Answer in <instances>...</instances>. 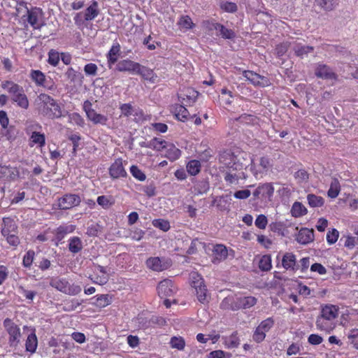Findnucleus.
<instances>
[{
  "label": "nucleus",
  "mask_w": 358,
  "mask_h": 358,
  "mask_svg": "<svg viewBox=\"0 0 358 358\" xmlns=\"http://www.w3.org/2000/svg\"><path fill=\"white\" fill-rule=\"evenodd\" d=\"M35 109L39 115L49 120H58L68 113L63 105L46 93H40L34 100Z\"/></svg>",
  "instance_id": "1"
},
{
  "label": "nucleus",
  "mask_w": 358,
  "mask_h": 358,
  "mask_svg": "<svg viewBox=\"0 0 358 358\" xmlns=\"http://www.w3.org/2000/svg\"><path fill=\"white\" fill-rule=\"evenodd\" d=\"M1 87L6 90L10 96L11 101L16 106L23 110H27L29 107V101L24 93L23 87L10 81L6 80L2 83Z\"/></svg>",
  "instance_id": "2"
},
{
  "label": "nucleus",
  "mask_w": 358,
  "mask_h": 358,
  "mask_svg": "<svg viewBox=\"0 0 358 358\" xmlns=\"http://www.w3.org/2000/svg\"><path fill=\"white\" fill-rule=\"evenodd\" d=\"M245 155L240 150H226L220 155V162L229 169L242 171L246 166V159L244 157Z\"/></svg>",
  "instance_id": "3"
},
{
  "label": "nucleus",
  "mask_w": 358,
  "mask_h": 358,
  "mask_svg": "<svg viewBox=\"0 0 358 358\" xmlns=\"http://www.w3.org/2000/svg\"><path fill=\"white\" fill-rule=\"evenodd\" d=\"M257 302V298L252 296H241L236 299L225 298L222 302V307L226 308V305L229 304L228 308L231 310H238L239 309H248L254 306Z\"/></svg>",
  "instance_id": "4"
},
{
  "label": "nucleus",
  "mask_w": 358,
  "mask_h": 358,
  "mask_svg": "<svg viewBox=\"0 0 358 358\" xmlns=\"http://www.w3.org/2000/svg\"><path fill=\"white\" fill-rule=\"evenodd\" d=\"M50 285L59 292L71 296L78 294L82 290L80 285L71 284L66 278H56L52 280Z\"/></svg>",
  "instance_id": "5"
},
{
  "label": "nucleus",
  "mask_w": 358,
  "mask_h": 358,
  "mask_svg": "<svg viewBox=\"0 0 358 358\" xmlns=\"http://www.w3.org/2000/svg\"><path fill=\"white\" fill-rule=\"evenodd\" d=\"M83 110L86 114L87 120L92 122L94 124H100L105 126L108 122V117L103 114L98 113L94 109L92 108V103L86 100L83 103Z\"/></svg>",
  "instance_id": "6"
},
{
  "label": "nucleus",
  "mask_w": 358,
  "mask_h": 358,
  "mask_svg": "<svg viewBox=\"0 0 358 358\" xmlns=\"http://www.w3.org/2000/svg\"><path fill=\"white\" fill-rule=\"evenodd\" d=\"M146 266L153 271L161 272L168 269L172 265V261L165 257H150L146 260Z\"/></svg>",
  "instance_id": "7"
},
{
  "label": "nucleus",
  "mask_w": 358,
  "mask_h": 358,
  "mask_svg": "<svg viewBox=\"0 0 358 358\" xmlns=\"http://www.w3.org/2000/svg\"><path fill=\"white\" fill-rule=\"evenodd\" d=\"M274 325V320L273 317H268L260 322L255 329L252 335L253 341L257 343L262 342L266 337V334Z\"/></svg>",
  "instance_id": "8"
},
{
  "label": "nucleus",
  "mask_w": 358,
  "mask_h": 358,
  "mask_svg": "<svg viewBox=\"0 0 358 358\" xmlns=\"http://www.w3.org/2000/svg\"><path fill=\"white\" fill-rule=\"evenodd\" d=\"M243 76L252 85L256 87H265L271 85L269 79L261 76L252 71L245 70L243 71Z\"/></svg>",
  "instance_id": "9"
},
{
  "label": "nucleus",
  "mask_w": 358,
  "mask_h": 358,
  "mask_svg": "<svg viewBox=\"0 0 358 358\" xmlns=\"http://www.w3.org/2000/svg\"><path fill=\"white\" fill-rule=\"evenodd\" d=\"M3 327L9 335V343L12 345L18 343L21 337L20 329L11 319L6 318L3 322Z\"/></svg>",
  "instance_id": "10"
},
{
  "label": "nucleus",
  "mask_w": 358,
  "mask_h": 358,
  "mask_svg": "<svg viewBox=\"0 0 358 358\" xmlns=\"http://www.w3.org/2000/svg\"><path fill=\"white\" fill-rule=\"evenodd\" d=\"M81 199L76 194H66L58 199V207L61 210H69L80 205Z\"/></svg>",
  "instance_id": "11"
},
{
  "label": "nucleus",
  "mask_w": 358,
  "mask_h": 358,
  "mask_svg": "<svg viewBox=\"0 0 358 358\" xmlns=\"http://www.w3.org/2000/svg\"><path fill=\"white\" fill-rule=\"evenodd\" d=\"M199 93L192 87H185L178 94L180 101L187 106H192L196 101Z\"/></svg>",
  "instance_id": "12"
},
{
  "label": "nucleus",
  "mask_w": 358,
  "mask_h": 358,
  "mask_svg": "<svg viewBox=\"0 0 358 358\" xmlns=\"http://www.w3.org/2000/svg\"><path fill=\"white\" fill-rule=\"evenodd\" d=\"M108 173L112 179L127 177V173L124 167L122 158L119 157L115 159L108 169Z\"/></svg>",
  "instance_id": "13"
},
{
  "label": "nucleus",
  "mask_w": 358,
  "mask_h": 358,
  "mask_svg": "<svg viewBox=\"0 0 358 358\" xmlns=\"http://www.w3.org/2000/svg\"><path fill=\"white\" fill-rule=\"evenodd\" d=\"M315 74L317 78L327 80H337L338 76L329 66L319 63L315 69Z\"/></svg>",
  "instance_id": "14"
},
{
  "label": "nucleus",
  "mask_w": 358,
  "mask_h": 358,
  "mask_svg": "<svg viewBox=\"0 0 358 358\" xmlns=\"http://www.w3.org/2000/svg\"><path fill=\"white\" fill-rule=\"evenodd\" d=\"M157 289L158 295L162 299L171 296L175 293L173 282L169 279H164L160 281Z\"/></svg>",
  "instance_id": "15"
},
{
  "label": "nucleus",
  "mask_w": 358,
  "mask_h": 358,
  "mask_svg": "<svg viewBox=\"0 0 358 358\" xmlns=\"http://www.w3.org/2000/svg\"><path fill=\"white\" fill-rule=\"evenodd\" d=\"M274 194V187L272 182H266L259 184L257 189L253 192V196L255 198L262 196L271 199Z\"/></svg>",
  "instance_id": "16"
},
{
  "label": "nucleus",
  "mask_w": 358,
  "mask_h": 358,
  "mask_svg": "<svg viewBox=\"0 0 358 358\" xmlns=\"http://www.w3.org/2000/svg\"><path fill=\"white\" fill-rule=\"evenodd\" d=\"M140 64L129 59L120 60L115 66V70L119 72H129L136 73L139 69Z\"/></svg>",
  "instance_id": "17"
},
{
  "label": "nucleus",
  "mask_w": 358,
  "mask_h": 358,
  "mask_svg": "<svg viewBox=\"0 0 358 358\" xmlns=\"http://www.w3.org/2000/svg\"><path fill=\"white\" fill-rule=\"evenodd\" d=\"M43 15V11L41 8L33 7L31 9H27V22L34 29H40L41 24L39 23V19Z\"/></svg>",
  "instance_id": "18"
},
{
  "label": "nucleus",
  "mask_w": 358,
  "mask_h": 358,
  "mask_svg": "<svg viewBox=\"0 0 358 358\" xmlns=\"http://www.w3.org/2000/svg\"><path fill=\"white\" fill-rule=\"evenodd\" d=\"M282 266L287 271H296L299 266L296 262V257L292 252H285L282 257Z\"/></svg>",
  "instance_id": "19"
},
{
  "label": "nucleus",
  "mask_w": 358,
  "mask_h": 358,
  "mask_svg": "<svg viewBox=\"0 0 358 358\" xmlns=\"http://www.w3.org/2000/svg\"><path fill=\"white\" fill-rule=\"evenodd\" d=\"M339 308L333 304H323L321 306L320 316L335 321L338 316Z\"/></svg>",
  "instance_id": "20"
},
{
  "label": "nucleus",
  "mask_w": 358,
  "mask_h": 358,
  "mask_svg": "<svg viewBox=\"0 0 358 358\" xmlns=\"http://www.w3.org/2000/svg\"><path fill=\"white\" fill-rule=\"evenodd\" d=\"M314 231L308 228H302L299 230L296 240L302 245H306L314 241Z\"/></svg>",
  "instance_id": "21"
},
{
  "label": "nucleus",
  "mask_w": 358,
  "mask_h": 358,
  "mask_svg": "<svg viewBox=\"0 0 358 358\" xmlns=\"http://www.w3.org/2000/svg\"><path fill=\"white\" fill-rule=\"evenodd\" d=\"M317 329L322 331L330 333L336 327L335 321L318 316L316 320Z\"/></svg>",
  "instance_id": "22"
},
{
  "label": "nucleus",
  "mask_w": 358,
  "mask_h": 358,
  "mask_svg": "<svg viewBox=\"0 0 358 358\" xmlns=\"http://www.w3.org/2000/svg\"><path fill=\"white\" fill-rule=\"evenodd\" d=\"M120 52V44L118 43L113 44L106 54L107 64L109 69H112L113 66L117 62Z\"/></svg>",
  "instance_id": "23"
},
{
  "label": "nucleus",
  "mask_w": 358,
  "mask_h": 358,
  "mask_svg": "<svg viewBox=\"0 0 358 358\" xmlns=\"http://www.w3.org/2000/svg\"><path fill=\"white\" fill-rule=\"evenodd\" d=\"M223 345L227 349L237 348L240 345V338L238 332L234 331L229 336H224L222 337Z\"/></svg>",
  "instance_id": "24"
},
{
  "label": "nucleus",
  "mask_w": 358,
  "mask_h": 358,
  "mask_svg": "<svg viewBox=\"0 0 358 358\" xmlns=\"http://www.w3.org/2000/svg\"><path fill=\"white\" fill-rule=\"evenodd\" d=\"M19 176L17 168L0 165V179L6 178L8 180H14Z\"/></svg>",
  "instance_id": "25"
},
{
  "label": "nucleus",
  "mask_w": 358,
  "mask_h": 358,
  "mask_svg": "<svg viewBox=\"0 0 358 358\" xmlns=\"http://www.w3.org/2000/svg\"><path fill=\"white\" fill-rule=\"evenodd\" d=\"M165 149L164 157L171 162L178 159L181 155V151L174 144L168 143Z\"/></svg>",
  "instance_id": "26"
},
{
  "label": "nucleus",
  "mask_w": 358,
  "mask_h": 358,
  "mask_svg": "<svg viewBox=\"0 0 358 358\" xmlns=\"http://www.w3.org/2000/svg\"><path fill=\"white\" fill-rule=\"evenodd\" d=\"M95 301L92 303L97 308H103L112 303L113 296L110 294H97L93 298Z\"/></svg>",
  "instance_id": "27"
},
{
  "label": "nucleus",
  "mask_w": 358,
  "mask_h": 358,
  "mask_svg": "<svg viewBox=\"0 0 358 358\" xmlns=\"http://www.w3.org/2000/svg\"><path fill=\"white\" fill-rule=\"evenodd\" d=\"M136 74L140 75L144 80H148L154 83L156 81L157 75L152 69L140 64L139 69L136 71Z\"/></svg>",
  "instance_id": "28"
},
{
  "label": "nucleus",
  "mask_w": 358,
  "mask_h": 358,
  "mask_svg": "<svg viewBox=\"0 0 358 358\" xmlns=\"http://www.w3.org/2000/svg\"><path fill=\"white\" fill-rule=\"evenodd\" d=\"M83 14L86 21H91L95 19L99 14L98 2L96 1H92V3L85 9Z\"/></svg>",
  "instance_id": "29"
},
{
  "label": "nucleus",
  "mask_w": 358,
  "mask_h": 358,
  "mask_svg": "<svg viewBox=\"0 0 358 358\" xmlns=\"http://www.w3.org/2000/svg\"><path fill=\"white\" fill-rule=\"evenodd\" d=\"M214 259L218 262L223 261L227 258L228 250L225 245L217 244L213 250Z\"/></svg>",
  "instance_id": "30"
},
{
  "label": "nucleus",
  "mask_w": 358,
  "mask_h": 358,
  "mask_svg": "<svg viewBox=\"0 0 358 358\" xmlns=\"http://www.w3.org/2000/svg\"><path fill=\"white\" fill-rule=\"evenodd\" d=\"M30 78L38 87H45L46 80L45 75L40 70H31L29 74Z\"/></svg>",
  "instance_id": "31"
},
{
  "label": "nucleus",
  "mask_w": 358,
  "mask_h": 358,
  "mask_svg": "<svg viewBox=\"0 0 358 358\" xmlns=\"http://www.w3.org/2000/svg\"><path fill=\"white\" fill-rule=\"evenodd\" d=\"M30 145H38L42 148L45 145V136L44 134L38 131H33L30 136Z\"/></svg>",
  "instance_id": "32"
},
{
  "label": "nucleus",
  "mask_w": 358,
  "mask_h": 358,
  "mask_svg": "<svg viewBox=\"0 0 358 358\" xmlns=\"http://www.w3.org/2000/svg\"><path fill=\"white\" fill-rule=\"evenodd\" d=\"M339 0H315V5L324 10L330 11L338 5Z\"/></svg>",
  "instance_id": "33"
},
{
  "label": "nucleus",
  "mask_w": 358,
  "mask_h": 358,
  "mask_svg": "<svg viewBox=\"0 0 358 358\" xmlns=\"http://www.w3.org/2000/svg\"><path fill=\"white\" fill-rule=\"evenodd\" d=\"M4 226L1 229L2 235L17 233V227L15 222L10 218L3 219Z\"/></svg>",
  "instance_id": "34"
},
{
  "label": "nucleus",
  "mask_w": 358,
  "mask_h": 358,
  "mask_svg": "<svg viewBox=\"0 0 358 358\" xmlns=\"http://www.w3.org/2000/svg\"><path fill=\"white\" fill-rule=\"evenodd\" d=\"M83 249V243L78 236H73L69 240V250L71 252L76 254L80 252Z\"/></svg>",
  "instance_id": "35"
},
{
  "label": "nucleus",
  "mask_w": 358,
  "mask_h": 358,
  "mask_svg": "<svg viewBox=\"0 0 358 358\" xmlns=\"http://www.w3.org/2000/svg\"><path fill=\"white\" fill-rule=\"evenodd\" d=\"M341 192V185L339 180L334 178L330 183L329 189L327 192V195L331 199L336 198Z\"/></svg>",
  "instance_id": "36"
},
{
  "label": "nucleus",
  "mask_w": 358,
  "mask_h": 358,
  "mask_svg": "<svg viewBox=\"0 0 358 358\" xmlns=\"http://www.w3.org/2000/svg\"><path fill=\"white\" fill-rule=\"evenodd\" d=\"M308 213L307 208L299 201H295L291 208V214L294 217H300Z\"/></svg>",
  "instance_id": "37"
},
{
  "label": "nucleus",
  "mask_w": 358,
  "mask_h": 358,
  "mask_svg": "<svg viewBox=\"0 0 358 358\" xmlns=\"http://www.w3.org/2000/svg\"><path fill=\"white\" fill-rule=\"evenodd\" d=\"M75 227L73 225L58 227L55 230L56 238L60 241H62L66 234L71 233L74 231Z\"/></svg>",
  "instance_id": "38"
},
{
  "label": "nucleus",
  "mask_w": 358,
  "mask_h": 358,
  "mask_svg": "<svg viewBox=\"0 0 358 358\" xmlns=\"http://www.w3.org/2000/svg\"><path fill=\"white\" fill-rule=\"evenodd\" d=\"M175 116L179 121L185 122L188 120L189 113L182 105H177L175 107Z\"/></svg>",
  "instance_id": "39"
},
{
  "label": "nucleus",
  "mask_w": 358,
  "mask_h": 358,
  "mask_svg": "<svg viewBox=\"0 0 358 358\" xmlns=\"http://www.w3.org/2000/svg\"><path fill=\"white\" fill-rule=\"evenodd\" d=\"M26 350L31 353L34 352L38 346V339L35 333H31L26 340Z\"/></svg>",
  "instance_id": "40"
},
{
  "label": "nucleus",
  "mask_w": 358,
  "mask_h": 358,
  "mask_svg": "<svg viewBox=\"0 0 358 358\" xmlns=\"http://www.w3.org/2000/svg\"><path fill=\"white\" fill-rule=\"evenodd\" d=\"M169 345L171 348L182 351L185 349V341L182 336H174L171 338Z\"/></svg>",
  "instance_id": "41"
},
{
  "label": "nucleus",
  "mask_w": 358,
  "mask_h": 358,
  "mask_svg": "<svg viewBox=\"0 0 358 358\" xmlns=\"http://www.w3.org/2000/svg\"><path fill=\"white\" fill-rule=\"evenodd\" d=\"M194 289H195L196 298L200 303H205L208 302V289L205 284L194 287Z\"/></svg>",
  "instance_id": "42"
},
{
  "label": "nucleus",
  "mask_w": 358,
  "mask_h": 358,
  "mask_svg": "<svg viewBox=\"0 0 358 358\" xmlns=\"http://www.w3.org/2000/svg\"><path fill=\"white\" fill-rule=\"evenodd\" d=\"M178 25L182 29L189 30L194 27L195 24L189 15H182L178 21Z\"/></svg>",
  "instance_id": "43"
},
{
  "label": "nucleus",
  "mask_w": 358,
  "mask_h": 358,
  "mask_svg": "<svg viewBox=\"0 0 358 358\" xmlns=\"http://www.w3.org/2000/svg\"><path fill=\"white\" fill-rule=\"evenodd\" d=\"M308 205L312 208L322 207L324 203V199L314 194H308L307 196Z\"/></svg>",
  "instance_id": "44"
},
{
  "label": "nucleus",
  "mask_w": 358,
  "mask_h": 358,
  "mask_svg": "<svg viewBox=\"0 0 358 358\" xmlns=\"http://www.w3.org/2000/svg\"><path fill=\"white\" fill-rule=\"evenodd\" d=\"M69 122L73 125L83 127L85 126V120L78 113H67Z\"/></svg>",
  "instance_id": "45"
},
{
  "label": "nucleus",
  "mask_w": 358,
  "mask_h": 358,
  "mask_svg": "<svg viewBox=\"0 0 358 358\" xmlns=\"http://www.w3.org/2000/svg\"><path fill=\"white\" fill-rule=\"evenodd\" d=\"M218 28L217 36H220L224 39H234L236 37V33L233 29H228L222 24L220 26H218Z\"/></svg>",
  "instance_id": "46"
},
{
  "label": "nucleus",
  "mask_w": 358,
  "mask_h": 358,
  "mask_svg": "<svg viewBox=\"0 0 358 358\" xmlns=\"http://www.w3.org/2000/svg\"><path fill=\"white\" fill-rule=\"evenodd\" d=\"M186 168H187V171L191 176H196L200 172L201 163L199 161L196 160V159L190 160L187 163Z\"/></svg>",
  "instance_id": "47"
},
{
  "label": "nucleus",
  "mask_w": 358,
  "mask_h": 358,
  "mask_svg": "<svg viewBox=\"0 0 358 358\" xmlns=\"http://www.w3.org/2000/svg\"><path fill=\"white\" fill-rule=\"evenodd\" d=\"M259 268L262 271H268L272 268L271 257L268 255H263L259 262Z\"/></svg>",
  "instance_id": "48"
},
{
  "label": "nucleus",
  "mask_w": 358,
  "mask_h": 358,
  "mask_svg": "<svg viewBox=\"0 0 358 358\" xmlns=\"http://www.w3.org/2000/svg\"><path fill=\"white\" fill-rule=\"evenodd\" d=\"M314 50V48L310 45H296L294 47V51L296 56L303 57L304 55H307L309 52Z\"/></svg>",
  "instance_id": "49"
},
{
  "label": "nucleus",
  "mask_w": 358,
  "mask_h": 358,
  "mask_svg": "<svg viewBox=\"0 0 358 358\" xmlns=\"http://www.w3.org/2000/svg\"><path fill=\"white\" fill-rule=\"evenodd\" d=\"M190 285L194 287H197L203 284H205L204 280L202 276L196 271L191 272L189 275Z\"/></svg>",
  "instance_id": "50"
},
{
  "label": "nucleus",
  "mask_w": 358,
  "mask_h": 358,
  "mask_svg": "<svg viewBox=\"0 0 358 358\" xmlns=\"http://www.w3.org/2000/svg\"><path fill=\"white\" fill-rule=\"evenodd\" d=\"M190 285L194 287H197L203 284H205L204 280L202 276L196 271L191 272L189 275Z\"/></svg>",
  "instance_id": "51"
},
{
  "label": "nucleus",
  "mask_w": 358,
  "mask_h": 358,
  "mask_svg": "<svg viewBox=\"0 0 358 358\" xmlns=\"http://www.w3.org/2000/svg\"><path fill=\"white\" fill-rule=\"evenodd\" d=\"M35 258V252L33 250H29L26 252L22 258V264L24 268H30Z\"/></svg>",
  "instance_id": "52"
},
{
  "label": "nucleus",
  "mask_w": 358,
  "mask_h": 358,
  "mask_svg": "<svg viewBox=\"0 0 358 358\" xmlns=\"http://www.w3.org/2000/svg\"><path fill=\"white\" fill-rule=\"evenodd\" d=\"M66 77L73 83H75L78 80H82L83 78V75L80 73L76 71L75 69H73L72 67H70L67 69L66 73Z\"/></svg>",
  "instance_id": "53"
},
{
  "label": "nucleus",
  "mask_w": 358,
  "mask_h": 358,
  "mask_svg": "<svg viewBox=\"0 0 358 358\" xmlns=\"http://www.w3.org/2000/svg\"><path fill=\"white\" fill-rule=\"evenodd\" d=\"M348 339L354 348L358 350V329L355 328L349 331Z\"/></svg>",
  "instance_id": "54"
},
{
  "label": "nucleus",
  "mask_w": 358,
  "mask_h": 358,
  "mask_svg": "<svg viewBox=\"0 0 358 358\" xmlns=\"http://www.w3.org/2000/svg\"><path fill=\"white\" fill-rule=\"evenodd\" d=\"M167 144L168 142L164 140L154 138L150 141V148H152L157 151H162L166 148Z\"/></svg>",
  "instance_id": "55"
},
{
  "label": "nucleus",
  "mask_w": 358,
  "mask_h": 358,
  "mask_svg": "<svg viewBox=\"0 0 358 358\" xmlns=\"http://www.w3.org/2000/svg\"><path fill=\"white\" fill-rule=\"evenodd\" d=\"M152 225L163 231H168L170 229V223L168 220L164 219H155L152 222Z\"/></svg>",
  "instance_id": "56"
},
{
  "label": "nucleus",
  "mask_w": 358,
  "mask_h": 358,
  "mask_svg": "<svg viewBox=\"0 0 358 358\" xmlns=\"http://www.w3.org/2000/svg\"><path fill=\"white\" fill-rule=\"evenodd\" d=\"M220 7L223 11L231 13H236L238 10L236 3L231 1H222Z\"/></svg>",
  "instance_id": "57"
},
{
  "label": "nucleus",
  "mask_w": 358,
  "mask_h": 358,
  "mask_svg": "<svg viewBox=\"0 0 358 358\" xmlns=\"http://www.w3.org/2000/svg\"><path fill=\"white\" fill-rule=\"evenodd\" d=\"M130 173L134 178L139 181H144L146 176L136 165H132L130 167Z\"/></svg>",
  "instance_id": "58"
},
{
  "label": "nucleus",
  "mask_w": 358,
  "mask_h": 358,
  "mask_svg": "<svg viewBox=\"0 0 358 358\" xmlns=\"http://www.w3.org/2000/svg\"><path fill=\"white\" fill-rule=\"evenodd\" d=\"M269 227L273 232L277 233L278 235L281 236L285 235V225L283 222H274L271 223Z\"/></svg>",
  "instance_id": "59"
},
{
  "label": "nucleus",
  "mask_w": 358,
  "mask_h": 358,
  "mask_svg": "<svg viewBox=\"0 0 358 358\" xmlns=\"http://www.w3.org/2000/svg\"><path fill=\"white\" fill-rule=\"evenodd\" d=\"M48 62L53 66L58 65L59 62V54L57 50L51 49L48 52Z\"/></svg>",
  "instance_id": "60"
},
{
  "label": "nucleus",
  "mask_w": 358,
  "mask_h": 358,
  "mask_svg": "<svg viewBox=\"0 0 358 358\" xmlns=\"http://www.w3.org/2000/svg\"><path fill=\"white\" fill-rule=\"evenodd\" d=\"M98 204L103 208L107 209L110 206H113L115 203L114 200L107 197L106 196H99L96 200Z\"/></svg>",
  "instance_id": "61"
},
{
  "label": "nucleus",
  "mask_w": 358,
  "mask_h": 358,
  "mask_svg": "<svg viewBox=\"0 0 358 358\" xmlns=\"http://www.w3.org/2000/svg\"><path fill=\"white\" fill-rule=\"evenodd\" d=\"M220 23L216 22L215 20H204L202 22L203 27L206 31L210 32L214 30L219 31L218 26H220Z\"/></svg>",
  "instance_id": "62"
},
{
  "label": "nucleus",
  "mask_w": 358,
  "mask_h": 358,
  "mask_svg": "<svg viewBox=\"0 0 358 358\" xmlns=\"http://www.w3.org/2000/svg\"><path fill=\"white\" fill-rule=\"evenodd\" d=\"M259 166L262 171H267L273 167L272 160L268 156H263L259 159Z\"/></svg>",
  "instance_id": "63"
},
{
  "label": "nucleus",
  "mask_w": 358,
  "mask_h": 358,
  "mask_svg": "<svg viewBox=\"0 0 358 358\" xmlns=\"http://www.w3.org/2000/svg\"><path fill=\"white\" fill-rule=\"evenodd\" d=\"M3 236L11 246L17 247L20 244V238L17 236V233L8 234V235H3Z\"/></svg>",
  "instance_id": "64"
}]
</instances>
